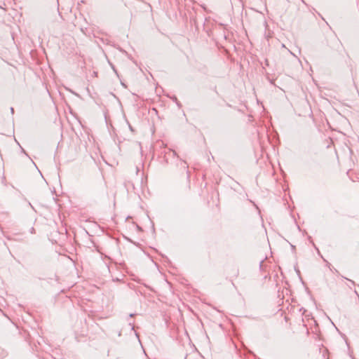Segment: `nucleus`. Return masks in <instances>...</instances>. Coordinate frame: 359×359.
I'll list each match as a JSON object with an SVG mask.
<instances>
[{
  "mask_svg": "<svg viewBox=\"0 0 359 359\" xmlns=\"http://www.w3.org/2000/svg\"><path fill=\"white\" fill-rule=\"evenodd\" d=\"M172 100L177 103V104L180 107V103L177 101V99L175 96H174V97L172 98Z\"/></svg>",
  "mask_w": 359,
  "mask_h": 359,
  "instance_id": "3",
  "label": "nucleus"
},
{
  "mask_svg": "<svg viewBox=\"0 0 359 359\" xmlns=\"http://www.w3.org/2000/svg\"><path fill=\"white\" fill-rule=\"evenodd\" d=\"M134 316H135V314H133V313L130 314V317H133Z\"/></svg>",
  "mask_w": 359,
  "mask_h": 359,
  "instance_id": "7",
  "label": "nucleus"
},
{
  "mask_svg": "<svg viewBox=\"0 0 359 359\" xmlns=\"http://www.w3.org/2000/svg\"><path fill=\"white\" fill-rule=\"evenodd\" d=\"M168 155H170V156H173V157H174V156H177V154H176V152H175V151H172V150H170H170L168 151V152H166V153L165 154V161L166 162H168Z\"/></svg>",
  "mask_w": 359,
  "mask_h": 359,
  "instance_id": "1",
  "label": "nucleus"
},
{
  "mask_svg": "<svg viewBox=\"0 0 359 359\" xmlns=\"http://www.w3.org/2000/svg\"><path fill=\"white\" fill-rule=\"evenodd\" d=\"M323 359H328V357H327V350H325L323 353Z\"/></svg>",
  "mask_w": 359,
  "mask_h": 359,
  "instance_id": "2",
  "label": "nucleus"
},
{
  "mask_svg": "<svg viewBox=\"0 0 359 359\" xmlns=\"http://www.w3.org/2000/svg\"><path fill=\"white\" fill-rule=\"evenodd\" d=\"M113 70L116 73V71L115 70V68L113 67Z\"/></svg>",
  "mask_w": 359,
  "mask_h": 359,
  "instance_id": "8",
  "label": "nucleus"
},
{
  "mask_svg": "<svg viewBox=\"0 0 359 359\" xmlns=\"http://www.w3.org/2000/svg\"><path fill=\"white\" fill-rule=\"evenodd\" d=\"M11 113H12V114H13V113H14V109H13V107H11Z\"/></svg>",
  "mask_w": 359,
  "mask_h": 359,
  "instance_id": "4",
  "label": "nucleus"
},
{
  "mask_svg": "<svg viewBox=\"0 0 359 359\" xmlns=\"http://www.w3.org/2000/svg\"><path fill=\"white\" fill-rule=\"evenodd\" d=\"M266 65H269V62L267 60H266Z\"/></svg>",
  "mask_w": 359,
  "mask_h": 359,
  "instance_id": "6",
  "label": "nucleus"
},
{
  "mask_svg": "<svg viewBox=\"0 0 359 359\" xmlns=\"http://www.w3.org/2000/svg\"><path fill=\"white\" fill-rule=\"evenodd\" d=\"M129 325L132 326V330H134L133 324L132 323H129Z\"/></svg>",
  "mask_w": 359,
  "mask_h": 359,
  "instance_id": "5",
  "label": "nucleus"
}]
</instances>
